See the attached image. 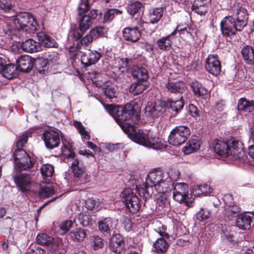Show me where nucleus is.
<instances>
[{
  "instance_id": "obj_1",
  "label": "nucleus",
  "mask_w": 254,
  "mask_h": 254,
  "mask_svg": "<svg viewBox=\"0 0 254 254\" xmlns=\"http://www.w3.org/2000/svg\"><path fill=\"white\" fill-rule=\"evenodd\" d=\"M172 188L173 185L168 179L165 178L162 170L153 169L148 173L145 184L136 186V189L140 196L146 200L152 194H157L155 192H169Z\"/></svg>"
},
{
  "instance_id": "obj_2",
  "label": "nucleus",
  "mask_w": 254,
  "mask_h": 254,
  "mask_svg": "<svg viewBox=\"0 0 254 254\" xmlns=\"http://www.w3.org/2000/svg\"><path fill=\"white\" fill-rule=\"evenodd\" d=\"M105 109L113 116L124 132L130 138L136 130L134 126L125 122L133 116L134 110L132 107L128 105H126L125 107L108 105L105 106Z\"/></svg>"
},
{
  "instance_id": "obj_3",
  "label": "nucleus",
  "mask_w": 254,
  "mask_h": 254,
  "mask_svg": "<svg viewBox=\"0 0 254 254\" xmlns=\"http://www.w3.org/2000/svg\"><path fill=\"white\" fill-rule=\"evenodd\" d=\"M130 139L138 144L157 150H163L167 146L166 141L163 139L157 137L149 136L142 130L136 131L131 136Z\"/></svg>"
},
{
  "instance_id": "obj_4",
  "label": "nucleus",
  "mask_w": 254,
  "mask_h": 254,
  "mask_svg": "<svg viewBox=\"0 0 254 254\" xmlns=\"http://www.w3.org/2000/svg\"><path fill=\"white\" fill-rule=\"evenodd\" d=\"M11 20L13 26H11L12 27L9 29V30L14 29H23L25 31L32 32L36 29L37 22L30 13L25 12H21L15 16H11Z\"/></svg>"
},
{
  "instance_id": "obj_5",
  "label": "nucleus",
  "mask_w": 254,
  "mask_h": 254,
  "mask_svg": "<svg viewBox=\"0 0 254 254\" xmlns=\"http://www.w3.org/2000/svg\"><path fill=\"white\" fill-rule=\"evenodd\" d=\"M120 196L127 209L131 213H135L138 211L140 207V201L131 189L127 188L124 190Z\"/></svg>"
},
{
  "instance_id": "obj_6",
  "label": "nucleus",
  "mask_w": 254,
  "mask_h": 254,
  "mask_svg": "<svg viewBox=\"0 0 254 254\" xmlns=\"http://www.w3.org/2000/svg\"><path fill=\"white\" fill-rule=\"evenodd\" d=\"M190 134V129L187 127H177L171 131L168 141L170 144L178 146L184 143Z\"/></svg>"
},
{
  "instance_id": "obj_7",
  "label": "nucleus",
  "mask_w": 254,
  "mask_h": 254,
  "mask_svg": "<svg viewBox=\"0 0 254 254\" xmlns=\"http://www.w3.org/2000/svg\"><path fill=\"white\" fill-rule=\"evenodd\" d=\"M43 137L46 147L49 149H53L60 144L61 132L58 130H47L44 133Z\"/></svg>"
},
{
  "instance_id": "obj_8",
  "label": "nucleus",
  "mask_w": 254,
  "mask_h": 254,
  "mask_svg": "<svg viewBox=\"0 0 254 254\" xmlns=\"http://www.w3.org/2000/svg\"><path fill=\"white\" fill-rule=\"evenodd\" d=\"M166 228L161 225V227H158L156 230V232L159 234L161 237L157 239L153 244V247L155 249V252L158 253H163L166 251L168 247L165 239L169 238V234L166 231Z\"/></svg>"
},
{
  "instance_id": "obj_9",
  "label": "nucleus",
  "mask_w": 254,
  "mask_h": 254,
  "mask_svg": "<svg viewBox=\"0 0 254 254\" xmlns=\"http://www.w3.org/2000/svg\"><path fill=\"white\" fill-rule=\"evenodd\" d=\"M14 156L20 170H26L32 167L31 158L24 150L19 149L16 150Z\"/></svg>"
},
{
  "instance_id": "obj_10",
  "label": "nucleus",
  "mask_w": 254,
  "mask_h": 254,
  "mask_svg": "<svg viewBox=\"0 0 254 254\" xmlns=\"http://www.w3.org/2000/svg\"><path fill=\"white\" fill-rule=\"evenodd\" d=\"M238 28V25L232 16L225 17L221 21V29L224 35L230 36L235 35L237 31H240Z\"/></svg>"
},
{
  "instance_id": "obj_11",
  "label": "nucleus",
  "mask_w": 254,
  "mask_h": 254,
  "mask_svg": "<svg viewBox=\"0 0 254 254\" xmlns=\"http://www.w3.org/2000/svg\"><path fill=\"white\" fill-rule=\"evenodd\" d=\"M205 68L210 74L217 76L221 72V66L220 61L217 55H209L206 59Z\"/></svg>"
},
{
  "instance_id": "obj_12",
  "label": "nucleus",
  "mask_w": 254,
  "mask_h": 254,
  "mask_svg": "<svg viewBox=\"0 0 254 254\" xmlns=\"http://www.w3.org/2000/svg\"><path fill=\"white\" fill-rule=\"evenodd\" d=\"M17 187L22 192L29 191L33 184L31 176L27 174H20L13 177Z\"/></svg>"
},
{
  "instance_id": "obj_13",
  "label": "nucleus",
  "mask_w": 254,
  "mask_h": 254,
  "mask_svg": "<svg viewBox=\"0 0 254 254\" xmlns=\"http://www.w3.org/2000/svg\"><path fill=\"white\" fill-rule=\"evenodd\" d=\"M233 18L236 20L239 30H242L248 23V15L247 10L242 7L239 6L234 9Z\"/></svg>"
},
{
  "instance_id": "obj_14",
  "label": "nucleus",
  "mask_w": 254,
  "mask_h": 254,
  "mask_svg": "<svg viewBox=\"0 0 254 254\" xmlns=\"http://www.w3.org/2000/svg\"><path fill=\"white\" fill-rule=\"evenodd\" d=\"M173 188L174 189L173 198L175 200L182 202L186 199L189 192V187L187 184L177 183Z\"/></svg>"
},
{
  "instance_id": "obj_15",
  "label": "nucleus",
  "mask_w": 254,
  "mask_h": 254,
  "mask_svg": "<svg viewBox=\"0 0 254 254\" xmlns=\"http://www.w3.org/2000/svg\"><path fill=\"white\" fill-rule=\"evenodd\" d=\"M101 57V54L97 51L88 50L86 53L82 54L81 62L85 66H89L97 63Z\"/></svg>"
},
{
  "instance_id": "obj_16",
  "label": "nucleus",
  "mask_w": 254,
  "mask_h": 254,
  "mask_svg": "<svg viewBox=\"0 0 254 254\" xmlns=\"http://www.w3.org/2000/svg\"><path fill=\"white\" fill-rule=\"evenodd\" d=\"M34 61V59L28 55L20 57L17 61L18 69L22 72L29 71L33 68Z\"/></svg>"
},
{
  "instance_id": "obj_17",
  "label": "nucleus",
  "mask_w": 254,
  "mask_h": 254,
  "mask_svg": "<svg viewBox=\"0 0 254 254\" xmlns=\"http://www.w3.org/2000/svg\"><path fill=\"white\" fill-rule=\"evenodd\" d=\"M123 37L127 41L131 42L137 41L140 36V31L137 27H127L123 31Z\"/></svg>"
},
{
  "instance_id": "obj_18",
  "label": "nucleus",
  "mask_w": 254,
  "mask_h": 254,
  "mask_svg": "<svg viewBox=\"0 0 254 254\" xmlns=\"http://www.w3.org/2000/svg\"><path fill=\"white\" fill-rule=\"evenodd\" d=\"M231 148L229 147V156L231 155L236 159H242L245 156V152L243 150L242 144L241 142L233 140L231 142Z\"/></svg>"
},
{
  "instance_id": "obj_19",
  "label": "nucleus",
  "mask_w": 254,
  "mask_h": 254,
  "mask_svg": "<svg viewBox=\"0 0 254 254\" xmlns=\"http://www.w3.org/2000/svg\"><path fill=\"white\" fill-rule=\"evenodd\" d=\"M214 151L220 156L227 157L229 156V145L223 140H216L213 143Z\"/></svg>"
},
{
  "instance_id": "obj_20",
  "label": "nucleus",
  "mask_w": 254,
  "mask_h": 254,
  "mask_svg": "<svg viewBox=\"0 0 254 254\" xmlns=\"http://www.w3.org/2000/svg\"><path fill=\"white\" fill-rule=\"evenodd\" d=\"M118 224V220L111 218H106L98 223V228L102 232L110 233Z\"/></svg>"
},
{
  "instance_id": "obj_21",
  "label": "nucleus",
  "mask_w": 254,
  "mask_h": 254,
  "mask_svg": "<svg viewBox=\"0 0 254 254\" xmlns=\"http://www.w3.org/2000/svg\"><path fill=\"white\" fill-rule=\"evenodd\" d=\"M251 222V216L248 213H245L238 216L236 220V225L240 229L247 230L250 229Z\"/></svg>"
},
{
  "instance_id": "obj_22",
  "label": "nucleus",
  "mask_w": 254,
  "mask_h": 254,
  "mask_svg": "<svg viewBox=\"0 0 254 254\" xmlns=\"http://www.w3.org/2000/svg\"><path fill=\"white\" fill-rule=\"evenodd\" d=\"M41 50V46L38 42L32 39H29L23 42V51L28 53H35Z\"/></svg>"
},
{
  "instance_id": "obj_23",
  "label": "nucleus",
  "mask_w": 254,
  "mask_h": 254,
  "mask_svg": "<svg viewBox=\"0 0 254 254\" xmlns=\"http://www.w3.org/2000/svg\"><path fill=\"white\" fill-rule=\"evenodd\" d=\"M166 87L168 91L178 93L180 96L186 90L185 84L182 82H168Z\"/></svg>"
},
{
  "instance_id": "obj_24",
  "label": "nucleus",
  "mask_w": 254,
  "mask_h": 254,
  "mask_svg": "<svg viewBox=\"0 0 254 254\" xmlns=\"http://www.w3.org/2000/svg\"><path fill=\"white\" fill-rule=\"evenodd\" d=\"M237 108L238 110L246 113H250L254 110V101H249L245 98L239 100Z\"/></svg>"
},
{
  "instance_id": "obj_25",
  "label": "nucleus",
  "mask_w": 254,
  "mask_h": 254,
  "mask_svg": "<svg viewBox=\"0 0 254 254\" xmlns=\"http://www.w3.org/2000/svg\"><path fill=\"white\" fill-rule=\"evenodd\" d=\"M71 168L73 175L78 178H81L86 170L84 164L77 159L73 161Z\"/></svg>"
},
{
  "instance_id": "obj_26",
  "label": "nucleus",
  "mask_w": 254,
  "mask_h": 254,
  "mask_svg": "<svg viewBox=\"0 0 254 254\" xmlns=\"http://www.w3.org/2000/svg\"><path fill=\"white\" fill-rule=\"evenodd\" d=\"M163 11L161 8L156 7L151 9L147 15L149 23L155 24L158 23L163 16Z\"/></svg>"
},
{
  "instance_id": "obj_27",
  "label": "nucleus",
  "mask_w": 254,
  "mask_h": 254,
  "mask_svg": "<svg viewBox=\"0 0 254 254\" xmlns=\"http://www.w3.org/2000/svg\"><path fill=\"white\" fill-rule=\"evenodd\" d=\"M199 147L200 143L199 141L195 139H192L186 143L182 150L185 154L188 155L197 151Z\"/></svg>"
},
{
  "instance_id": "obj_28",
  "label": "nucleus",
  "mask_w": 254,
  "mask_h": 254,
  "mask_svg": "<svg viewBox=\"0 0 254 254\" xmlns=\"http://www.w3.org/2000/svg\"><path fill=\"white\" fill-rule=\"evenodd\" d=\"M155 192L157 194H152V196H154L155 197L157 206L161 208H168L170 205V202L166 194L167 192Z\"/></svg>"
},
{
  "instance_id": "obj_29",
  "label": "nucleus",
  "mask_w": 254,
  "mask_h": 254,
  "mask_svg": "<svg viewBox=\"0 0 254 254\" xmlns=\"http://www.w3.org/2000/svg\"><path fill=\"white\" fill-rule=\"evenodd\" d=\"M132 75L137 80L144 81L148 78V74L146 69L143 67L134 66L132 67Z\"/></svg>"
},
{
  "instance_id": "obj_30",
  "label": "nucleus",
  "mask_w": 254,
  "mask_h": 254,
  "mask_svg": "<svg viewBox=\"0 0 254 254\" xmlns=\"http://www.w3.org/2000/svg\"><path fill=\"white\" fill-rule=\"evenodd\" d=\"M190 86L194 94L196 96L204 98L205 96H207L208 94V90L202 86V84L197 81L192 82Z\"/></svg>"
},
{
  "instance_id": "obj_31",
  "label": "nucleus",
  "mask_w": 254,
  "mask_h": 254,
  "mask_svg": "<svg viewBox=\"0 0 254 254\" xmlns=\"http://www.w3.org/2000/svg\"><path fill=\"white\" fill-rule=\"evenodd\" d=\"M148 83L146 80H137L136 82L132 84L129 87V91L133 95H138L141 93L147 87Z\"/></svg>"
},
{
  "instance_id": "obj_32",
  "label": "nucleus",
  "mask_w": 254,
  "mask_h": 254,
  "mask_svg": "<svg viewBox=\"0 0 254 254\" xmlns=\"http://www.w3.org/2000/svg\"><path fill=\"white\" fill-rule=\"evenodd\" d=\"M212 189L206 184L195 186L192 191L193 194L197 196L208 195L212 193Z\"/></svg>"
},
{
  "instance_id": "obj_33",
  "label": "nucleus",
  "mask_w": 254,
  "mask_h": 254,
  "mask_svg": "<svg viewBox=\"0 0 254 254\" xmlns=\"http://www.w3.org/2000/svg\"><path fill=\"white\" fill-rule=\"evenodd\" d=\"M38 38L41 45H43L46 47H56L57 45L55 40L49 36L44 33H39L38 34Z\"/></svg>"
},
{
  "instance_id": "obj_34",
  "label": "nucleus",
  "mask_w": 254,
  "mask_h": 254,
  "mask_svg": "<svg viewBox=\"0 0 254 254\" xmlns=\"http://www.w3.org/2000/svg\"><path fill=\"white\" fill-rule=\"evenodd\" d=\"M244 61L248 64H254V49L251 46H246L242 50Z\"/></svg>"
},
{
  "instance_id": "obj_35",
  "label": "nucleus",
  "mask_w": 254,
  "mask_h": 254,
  "mask_svg": "<svg viewBox=\"0 0 254 254\" xmlns=\"http://www.w3.org/2000/svg\"><path fill=\"white\" fill-rule=\"evenodd\" d=\"M93 18L89 15H84L80 18L79 27L80 31L86 32L91 26Z\"/></svg>"
},
{
  "instance_id": "obj_36",
  "label": "nucleus",
  "mask_w": 254,
  "mask_h": 254,
  "mask_svg": "<svg viewBox=\"0 0 254 254\" xmlns=\"http://www.w3.org/2000/svg\"><path fill=\"white\" fill-rule=\"evenodd\" d=\"M17 67L13 64H8L3 67L1 72L3 77L10 79L13 78L17 75Z\"/></svg>"
},
{
  "instance_id": "obj_37",
  "label": "nucleus",
  "mask_w": 254,
  "mask_h": 254,
  "mask_svg": "<svg viewBox=\"0 0 254 254\" xmlns=\"http://www.w3.org/2000/svg\"><path fill=\"white\" fill-rule=\"evenodd\" d=\"M55 193L54 189L51 186H45L40 187L38 196L40 199H45Z\"/></svg>"
},
{
  "instance_id": "obj_38",
  "label": "nucleus",
  "mask_w": 254,
  "mask_h": 254,
  "mask_svg": "<svg viewBox=\"0 0 254 254\" xmlns=\"http://www.w3.org/2000/svg\"><path fill=\"white\" fill-rule=\"evenodd\" d=\"M157 47L162 50L168 51L171 48V41L169 39V36L162 37L157 40L156 42Z\"/></svg>"
},
{
  "instance_id": "obj_39",
  "label": "nucleus",
  "mask_w": 254,
  "mask_h": 254,
  "mask_svg": "<svg viewBox=\"0 0 254 254\" xmlns=\"http://www.w3.org/2000/svg\"><path fill=\"white\" fill-rule=\"evenodd\" d=\"M182 98V96L179 95V99L176 100L171 99L169 100L168 103L172 111L177 112L182 109L184 106Z\"/></svg>"
},
{
  "instance_id": "obj_40",
  "label": "nucleus",
  "mask_w": 254,
  "mask_h": 254,
  "mask_svg": "<svg viewBox=\"0 0 254 254\" xmlns=\"http://www.w3.org/2000/svg\"><path fill=\"white\" fill-rule=\"evenodd\" d=\"M86 236V232L81 228H76L71 232V237L77 242L83 241Z\"/></svg>"
},
{
  "instance_id": "obj_41",
  "label": "nucleus",
  "mask_w": 254,
  "mask_h": 254,
  "mask_svg": "<svg viewBox=\"0 0 254 254\" xmlns=\"http://www.w3.org/2000/svg\"><path fill=\"white\" fill-rule=\"evenodd\" d=\"M142 6V3L139 1L131 2L127 6V10L130 15L133 16L141 10Z\"/></svg>"
},
{
  "instance_id": "obj_42",
  "label": "nucleus",
  "mask_w": 254,
  "mask_h": 254,
  "mask_svg": "<svg viewBox=\"0 0 254 254\" xmlns=\"http://www.w3.org/2000/svg\"><path fill=\"white\" fill-rule=\"evenodd\" d=\"M159 107L155 106L153 104L148 105L145 108V114L148 117L154 118L159 115Z\"/></svg>"
},
{
  "instance_id": "obj_43",
  "label": "nucleus",
  "mask_w": 254,
  "mask_h": 254,
  "mask_svg": "<svg viewBox=\"0 0 254 254\" xmlns=\"http://www.w3.org/2000/svg\"><path fill=\"white\" fill-rule=\"evenodd\" d=\"M240 211V208L238 205H233L226 209L225 214L228 219H231L233 217L237 216Z\"/></svg>"
},
{
  "instance_id": "obj_44",
  "label": "nucleus",
  "mask_w": 254,
  "mask_h": 254,
  "mask_svg": "<svg viewBox=\"0 0 254 254\" xmlns=\"http://www.w3.org/2000/svg\"><path fill=\"white\" fill-rule=\"evenodd\" d=\"M36 241L39 244L49 245L53 242V238L45 234H39L36 238Z\"/></svg>"
},
{
  "instance_id": "obj_45",
  "label": "nucleus",
  "mask_w": 254,
  "mask_h": 254,
  "mask_svg": "<svg viewBox=\"0 0 254 254\" xmlns=\"http://www.w3.org/2000/svg\"><path fill=\"white\" fill-rule=\"evenodd\" d=\"M107 32V30L103 27L98 26L90 31V34L94 39L103 36Z\"/></svg>"
},
{
  "instance_id": "obj_46",
  "label": "nucleus",
  "mask_w": 254,
  "mask_h": 254,
  "mask_svg": "<svg viewBox=\"0 0 254 254\" xmlns=\"http://www.w3.org/2000/svg\"><path fill=\"white\" fill-rule=\"evenodd\" d=\"M63 155L67 158H72L74 156L73 151L72 145L70 143L64 144V147L61 149Z\"/></svg>"
},
{
  "instance_id": "obj_47",
  "label": "nucleus",
  "mask_w": 254,
  "mask_h": 254,
  "mask_svg": "<svg viewBox=\"0 0 254 254\" xmlns=\"http://www.w3.org/2000/svg\"><path fill=\"white\" fill-rule=\"evenodd\" d=\"M73 124L76 128L78 130L80 134L82 135L83 138L87 140L90 139L89 134L85 130L84 127L82 125L81 122L75 121L73 122Z\"/></svg>"
},
{
  "instance_id": "obj_48",
  "label": "nucleus",
  "mask_w": 254,
  "mask_h": 254,
  "mask_svg": "<svg viewBox=\"0 0 254 254\" xmlns=\"http://www.w3.org/2000/svg\"><path fill=\"white\" fill-rule=\"evenodd\" d=\"M40 170L42 175L45 177H51L54 172V167L49 164L43 165Z\"/></svg>"
},
{
  "instance_id": "obj_49",
  "label": "nucleus",
  "mask_w": 254,
  "mask_h": 254,
  "mask_svg": "<svg viewBox=\"0 0 254 254\" xmlns=\"http://www.w3.org/2000/svg\"><path fill=\"white\" fill-rule=\"evenodd\" d=\"M180 176V173L179 170L175 169H170L167 172V177L165 178L168 179L172 184V181H177Z\"/></svg>"
},
{
  "instance_id": "obj_50",
  "label": "nucleus",
  "mask_w": 254,
  "mask_h": 254,
  "mask_svg": "<svg viewBox=\"0 0 254 254\" xmlns=\"http://www.w3.org/2000/svg\"><path fill=\"white\" fill-rule=\"evenodd\" d=\"M104 93L110 99L116 98L117 95V90L113 86H107L104 89Z\"/></svg>"
},
{
  "instance_id": "obj_51",
  "label": "nucleus",
  "mask_w": 254,
  "mask_h": 254,
  "mask_svg": "<svg viewBox=\"0 0 254 254\" xmlns=\"http://www.w3.org/2000/svg\"><path fill=\"white\" fill-rule=\"evenodd\" d=\"M122 12L116 9H111L107 10L104 14V21L108 22L113 19L115 14L121 13Z\"/></svg>"
},
{
  "instance_id": "obj_52",
  "label": "nucleus",
  "mask_w": 254,
  "mask_h": 254,
  "mask_svg": "<svg viewBox=\"0 0 254 254\" xmlns=\"http://www.w3.org/2000/svg\"><path fill=\"white\" fill-rule=\"evenodd\" d=\"M92 246L95 250L103 247L104 242L102 238L99 236H93L92 239Z\"/></svg>"
},
{
  "instance_id": "obj_53",
  "label": "nucleus",
  "mask_w": 254,
  "mask_h": 254,
  "mask_svg": "<svg viewBox=\"0 0 254 254\" xmlns=\"http://www.w3.org/2000/svg\"><path fill=\"white\" fill-rule=\"evenodd\" d=\"M210 216V211L203 208H201L196 214V218L199 221L207 219Z\"/></svg>"
},
{
  "instance_id": "obj_54",
  "label": "nucleus",
  "mask_w": 254,
  "mask_h": 254,
  "mask_svg": "<svg viewBox=\"0 0 254 254\" xmlns=\"http://www.w3.org/2000/svg\"><path fill=\"white\" fill-rule=\"evenodd\" d=\"M72 222L71 220H66L63 222L60 225V232L61 234H64L68 231L71 227Z\"/></svg>"
},
{
  "instance_id": "obj_55",
  "label": "nucleus",
  "mask_w": 254,
  "mask_h": 254,
  "mask_svg": "<svg viewBox=\"0 0 254 254\" xmlns=\"http://www.w3.org/2000/svg\"><path fill=\"white\" fill-rule=\"evenodd\" d=\"M0 7L6 12H10L12 9L11 0H2L0 2Z\"/></svg>"
},
{
  "instance_id": "obj_56",
  "label": "nucleus",
  "mask_w": 254,
  "mask_h": 254,
  "mask_svg": "<svg viewBox=\"0 0 254 254\" xmlns=\"http://www.w3.org/2000/svg\"><path fill=\"white\" fill-rule=\"evenodd\" d=\"M122 224L127 231H130L132 230L133 224L129 218L125 216L122 217Z\"/></svg>"
},
{
  "instance_id": "obj_57",
  "label": "nucleus",
  "mask_w": 254,
  "mask_h": 254,
  "mask_svg": "<svg viewBox=\"0 0 254 254\" xmlns=\"http://www.w3.org/2000/svg\"><path fill=\"white\" fill-rule=\"evenodd\" d=\"M76 219L83 226H86L89 224V217L86 214L80 213L76 216Z\"/></svg>"
},
{
  "instance_id": "obj_58",
  "label": "nucleus",
  "mask_w": 254,
  "mask_h": 254,
  "mask_svg": "<svg viewBox=\"0 0 254 254\" xmlns=\"http://www.w3.org/2000/svg\"><path fill=\"white\" fill-rule=\"evenodd\" d=\"M119 68L122 72L127 70L128 60L127 59H122L118 61Z\"/></svg>"
},
{
  "instance_id": "obj_59",
  "label": "nucleus",
  "mask_w": 254,
  "mask_h": 254,
  "mask_svg": "<svg viewBox=\"0 0 254 254\" xmlns=\"http://www.w3.org/2000/svg\"><path fill=\"white\" fill-rule=\"evenodd\" d=\"M123 244V238L120 234H116L112 236L110 244Z\"/></svg>"
},
{
  "instance_id": "obj_60",
  "label": "nucleus",
  "mask_w": 254,
  "mask_h": 254,
  "mask_svg": "<svg viewBox=\"0 0 254 254\" xmlns=\"http://www.w3.org/2000/svg\"><path fill=\"white\" fill-rule=\"evenodd\" d=\"M123 244H110V250L116 254H119L123 249Z\"/></svg>"
},
{
  "instance_id": "obj_61",
  "label": "nucleus",
  "mask_w": 254,
  "mask_h": 254,
  "mask_svg": "<svg viewBox=\"0 0 254 254\" xmlns=\"http://www.w3.org/2000/svg\"><path fill=\"white\" fill-rule=\"evenodd\" d=\"M23 51V42H16L11 46V51L14 54H18Z\"/></svg>"
},
{
  "instance_id": "obj_62",
  "label": "nucleus",
  "mask_w": 254,
  "mask_h": 254,
  "mask_svg": "<svg viewBox=\"0 0 254 254\" xmlns=\"http://www.w3.org/2000/svg\"><path fill=\"white\" fill-rule=\"evenodd\" d=\"M89 7L88 0H81L78 8L79 10V14H81V11L84 12L88 10Z\"/></svg>"
},
{
  "instance_id": "obj_63",
  "label": "nucleus",
  "mask_w": 254,
  "mask_h": 254,
  "mask_svg": "<svg viewBox=\"0 0 254 254\" xmlns=\"http://www.w3.org/2000/svg\"><path fill=\"white\" fill-rule=\"evenodd\" d=\"M94 40L92 36L89 32L87 35L82 38L79 41L81 45H86L88 43H91Z\"/></svg>"
},
{
  "instance_id": "obj_64",
  "label": "nucleus",
  "mask_w": 254,
  "mask_h": 254,
  "mask_svg": "<svg viewBox=\"0 0 254 254\" xmlns=\"http://www.w3.org/2000/svg\"><path fill=\"white\" fill-rule=\"evenodd\" d=\"M250 142L252 143L248 148V153L249 156L254 159V134L250 137Z\"/></svg>"
}]
</instances>
